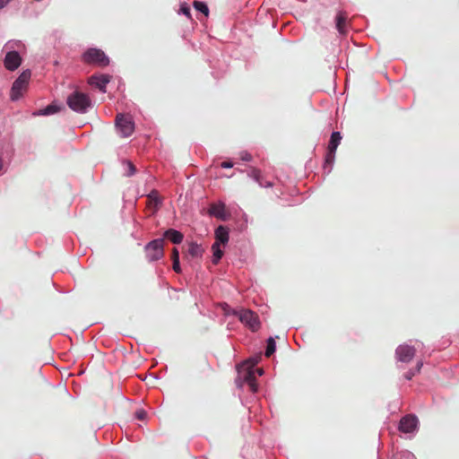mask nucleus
Listing matches in <instances>:
<instances>
[{
	"instance_id": "nucleus-3",
	"label": "nucleus",
	"mask_w": 459,
	"mask_h": 459,
	"mask_svg": "<svg viewBox=\"0 0 459 459\" xmlns=\"http://www.w3.org/2000/svg\"><path fill=\"white\" fill-rule=\"evenodd\" d=\"M82 60L86 64L95 65L101 67L109 65V57L105 52L97 48H90L82 54Z\"/></svg>"
},
{
	"instance_id": "nucleus-11",
	"label": "nucleus",
	"mask_w": 459,
	"mask_h": 459,
	"mask_svg": "<svg viewBox=\"0 0 459 459\" xmlns=\"http://www.w3.org/2000/svg\"><path fill=\"white\" fill-rule=\"evenodd\" d=\"M110 79L109 74H94L90 78V83L95 85L102 93H106Z\"/></svg>"
},
{
	"instance_id": "nucleus-21",
	"label": "nucleus",
	"mask_w": 459,
	"mask_h": 459,
	"mask_svg": "<svg viewBox=\"0 0 459 459\" xmlns=\"http://www.w3.org/2000/svg\"><path fill=\"white\" fill-rule=\"evenodd\" d=\"M279 336L276 335L275 337L270 336L266 340V348L264 351L265 357L269 358L271 357L276 351V342L275 339H278Z\"/></svg>"
},
{
	"instance_id": "nucleus-36",
	"label": "nucleus",
	"mask_w": 459,
	"mask_h": 459,
	"mask_svg": "<svg viewBox=\"0 0 459 459\" xmlns=\"http://www.w3.org/2000/svg\"><path fill=\"white\" fill-rule=\"evenodd\" d=\"M255 370V375L257 374L258 376H262L264 374V369L263 368H254Z\"/></svg>"
},
{
	"instance_id": "nucleus-31",
	"label": "nucleus",
	"mask_w": 459,
	"mask_h": 459,
	"mask_svg": "<svg viewBox=\"0 0 459 459\" xmlns=\"http://www.w3.org/2000/svg\"><path fill=\"white\" fill-rule=\"evenodd\" d=\"M22 45L20 40H10L5 44V47L9 48H13L15 47L19 48Z\"/></svg>"
},
{
	"instance_id": "nucleus-14",
	"label": "nucleus",
	"mask_w": 459,
	"mask_h": 459,
	"mask_svg": "<svg viewBox=\"0 0 459 459\" xmlns=\"http://www.w3.org/2000/svg\"><path fill=\"white\" fill-rule=\"evenodd\" d=\"M215 242L220 245H227L230 239L229 229L224 225H220L216 228L215 232Z\"/></svg>"
},
{
	"instance_id": "nucleus-24",
	"label": "nucleus",
	"mask_w": 459,
	"mask_h": 459,
	"mask_svg": "<svg viewBox=\"0 0 459 459\" xmlns=\"http://www.w3.org/2000/svg\"><path fill=\"white\" fill-rule=\"evenodd\" d=\"M193 6L195 9V11L203 13L205 16L209 15V7L208 4L204 1H195L193 3Z\"/></svg>"
},
{
	"instance_id": "nucleus-32",
	"label": "nucleus",
	"mask_w": 459,
	"mask_h": 459,
	"mask_svg": "<svg viewBox=\"0 0 459 459\" xmlns=\"http://www.w3.org/2000/svg\"><path fill=\"white\" fill-rule=\"evenodd\" d=\"M417 374V372L414 370V369H409L404 375V378L406 380H411L415 375Z\"/></svg>"
},
{
	"instance_id": "nucleus-4",
	"label": "nucleus",
	"mask_w": 459,
	"mask_h": 459,
	"mask_svg": "<svg viewBox=\"0 0 459 459\" xmlns=\"http://www.w3.org/2000/svg\"><path fill=\"white\" fill-rule=\"evenodd\" d=\"M146 259L150 263L159 261L164 256V240L159 238L151 240L144 246Z\"/></svg>"
},
{
	"instance_id": "nucleus-37",
	"label": "nucleus",
	"mask_w": 459,
	"mask_h": 459,
	"mask_svg": "<svg viewBox=\"0 0 459 459\" xmlns=\"http://www.w3.org/2000/svg\"><path fill=\"white\" fill-rule=\"evenodd\" d=\"M3 166H4L3 159L0 157V171H1V170H2V169H3Z\"/></svg>"
},
{
	"instance_id": "nucleus-20",
	"label": "nucleus",
	"mask_w": 459,
	"mask_h": 459,
	"mask_svg": "<svg viewBox=\"0 0 459 459\" xmlns=\"http://www.w3.org/2000/svg\"><path fill=\"white\" fill-rule=\"evenodd\" d=\"M342 141V134L338 131H333L331 134L327 149L336 151Z\"/></svg>"
},
{
	"instance_id": "nucleus-5",
	"label": "nucleus",
	"mask_w": 459,
	"mask_h": 459,
	"mask_svg": "<svg viewBox=\"0 0 459 459\" xmlns=\"http://www.w3.org/2000/svg\"><path fill=\"white\" fill-rule=\"evenodd\" d=\"M235 383L237 387L241 389L245 385H247L252 394H255L258 391V385L253 368H248L247 370L239 372L238 377L235 379Z\"/></svg>"
},
{
	"instance_id": "nucleus-7",
	"label": "nucleus",
	"mask_w": 459,
	"mask_h": 459,
	"mask_svg": "<svg viewBox=\"0 0 459 459\" xmlns=\"http://www.w3.org/2000/svg\"><path fill=\"white\" fill-rule=\"evenodd\" d=\"M116 127L121 136L129 137L134 131V123L131 117L118 114L116 117Z\"/></svg>"
},
{
	"instance_id": "nucleus-19",
	"label": "nucleus",
	"mask_w": 459,
	"mask_h": 459,
	"mask_svg": "<svg viewBox=\"0 0 459 459\" xmlns=\"http://www.w3.org/2000/svg\"><path fill=\"white\" fill-rule=\"evenodd\" d=\"M171 260H172L173 271L177 273H181L182 269H181V265H180L179 251L177 247H174L172 249Z\"/></svg>"
},
{
	"instance_id": "nucleus-29",
	"label": "nucleus",
	"mask_w": 459,
	"mask_h": 459,
	"mask_svg": "<svg viewBox=\"0 0 459 459\" xmlns=\"http://www.w3.org/2000/svg\"><path fill=\"white\" fill-rule=\"evenodd\" d=\"M240 159L243 160V161H251L252 160V155L247 152V151H242L240 153Z\"/></svg>"
},
{
	"instance_id": "nucleus-15",
	"label": "nucleus",
	"mask_w": 459,
	"mask_h": 459,
	"mask_svg": "<svg viewBox=\"0 0 459 459\" xmlns=\"http://www.w3.org/2000/svg\"><path fill=\"white\" fill-rule=\"evenodd\" d=\"M164 238H167L175 245H178L183 241L184 235L179 230L169 228L163 232V239Z\"/></svg>"
},
{
	"instance_id": "nucleus-28",
	"label": "nucleus",
	"mask_w": 459,
	"mask_h": 459,
	"mask_svg": "<svg viewBox=\"0 0 459 459\" xmlns=\"http://www.w3.org/2000/svg\"><path fill=\"white\" fill-rule=\"evenodd\" d=\"M179 14H183L185 16H186L187 18H191V9H190V6L186 4V3H182L180 4V8H179V12H178Z\"/></svg>"
},
{
	"instance_id": "nucleus-10",
	"label": "nucleus",
	"mask_w": 459,
	"mask_h": 459,
	"mask_svg": "<svg viewBox=\"0 0 459 459\" xmlns=\"http://www.w3.org/2000/svg\"><path fill=\"white\" fill-rule=\"evenodd\" d=\"M22 56L16 50H9L4 58V65L9 71H15L22 64Z\"/></svg>"
},
{
	"instance_id": "nucleus-17",
	"label": "nucleus",
	"mask_w": 459,
	"mask_h": 459,
	"mask_svg": "<svg viewBox=\"0 0 459 459\" xmlns=\"http://www.w3.org/2000/svg\"><path fill=\"white\" fill-rule=\"evenodd\" d=\"M335 153L336 151L327 149L325 156V161H324V172L326 174H329L333 167L334 160H335Z\"/></svg>"
},
{
	"instance_id": "nucleus-12",
	"label": "nucleus",
	"mask_w": 459,
	"mask_h": 459,
	"mask_svg": "<svg viewBox=\"0 0 459 459\" xmlns=\"http://www.w3.org/2000/svg\"><path fill=\"white\" fill-rule=\"evenodd\" d=\"M61 109H62V106L54 101L43 108H39V109L33 111L32 116L33 117L51 116V115L56 114Z\"/></svg>"
},
{
	"instance_id": "nucleus-25",
	"label": "nucleus",
	"mask_w": 459,
	"mask_h": 459,
	"mask_svg": "<svg viewBox=\"0 0 459 459\" xmlns=\"http://www.w3.org/2000/svg\"><path fill=\"white\" fill-rule=\"evenodd\" d=\"M123 164L126 167V171L125 172V176L132 177L135 174L136 169L134 163L128 160H125Z\"/></svg>"
},
{
	"instance_id": "nucleus-35",
	"label": "nucleus",
	"mask_w": 459,
	"mask_h": 459,
	"mask_svg": "<svg viewBox=\"0 0 459 459\" xmlns=\"http://www.w3.org/2000/svg\"><path fill=\"white\" fill-rule=\"evenodd\" d=\"M12 0H0V9L5 7Z\"/></svg>"
},
{
	"instance_id": "nucleus-27",
	"label": "nucleus",
	"mask_w": 459,
	"mask_h": 459,
	"mask_svg": "<svg viewBox=\"0 0 459 459\" xmlns=\"http://www.w3.org/2000/svg\"><path fill=\"white\" fill-rule=\"evenodd\" d=\"M394 459H416V457L411 452H410L408 450H403V451L398 452L394 455Z\"/></svg>"
},
{
	"instance_id": "nucleus-13",
	"label": "nucleus",
	"mask_w": 459,
	"mask_h": 459,
	"mask_svg": "<svg viewBox=\"0 0 459 459\" xmlns=\"http://www.w3.org/2000/svg\"><path fill=\"white\" fill-rule=\"evenodd\" d=\"M209 214L221 221H226L228 216L225 211V204L220 202L218 204H212L209 209Z\"/></svg>"
},
{
	"instance_id": "nucleus-34",
	"label": "nucleus",
	"mask_w": 459,
	"mask_h": 459,
	"mask_svg": "<svg viewBox=\"0 0 459 459\" xmlns=\"http://www.w3.org/2000/svg\"><path fill=\"white\" fill-rule=\"evenodd\" d=\"M423 366V362L421 360L417 362L416 368H413L417 373H419Z\"/></svg>"
},
{
	"instance_id": "nucleus-30",
	"label": "nucleus",
	"mask_w": 459,
	"mask_h": 459,
	"mask_svg": "<svg viewBox=\"0 0 459 459\" xmlns=\"http://www.w3.org/2000/svg\"><path fill=\"white\" fill-rule=\"evenodd\" d=\"M134 416L138 420H144L146 418V411L143 409L137 410L134 413Z\"/></svg>"
},
{
	"instance_id": "nucleus-2",
	"label": "nucleus",
	"mask_w": 459,
	"mask_h": 459,
	"mask_svg": "<svg viewBox=\"0 0 459 459\" xmlns=\"http://www.w3.org/2000/svg\"><path fill=\"white\" fill-rule=\"evenodd\" d=\"M230 314L238 316L239 321L253 333L257 332L261 327L258 315L250 309H233Z\"/></svg>"
},
{
	"instance_id": "nucleus-23",
	"label": "nucleus",
	"mask_w": 459,
	"mask_h": 459,
	"mask_svg": "<svg viewBox=\"0 0 459 459\" xmlns=\"http://www.w3.org/2000/svg\"><path fill=\"white\" fill-rule=\"evenodd\" d=\"M346 16L339 12L335 17V27L340 34L345 33Z\"/></svg>"
},
{
	"instance_id": "nucleus-16",
	"label": "nucleus",
	"mask_w": 459,
	"mask_h": 459,
	"mask_svg": "<svg viewBox=\"0 0 459 459\" xmlns=\"http://www.w3.org/2000/svg\"><path fill=\"white\" fill-rule=\"evenodd\" d=\"M247 176L256 182L261 187H271L273 183L263 179L261 171L258 169L251 168L247 172Z\"/></svg>"
},
{
	"instance_id": "nucleus-26",
	"label": "nucleus",
	"mask_w": 459,
	"mask_h": 459,
	"mask_svg": "<svg viewBox=\"0 0 459 459\" xmlns=\"http://www.w3.org/2000/svg\"><path fill=\"white\" fill-rule=\"evenodd\" d=\"M147 196L155 204L156 207H159L161 205L162 200L159 196V193L157 190L151 191V193Z\"/></svg>"
},
{
	"instance_id": "nucleus-6",
	"label": "nucleus",
	"mask_w": 459,
	"mask_h": 459,
	"mask_svg": "<svg viewBox=\"0 0 459 459\" xmlns=\"http://www.w3.org/2000/svg\"><path fill=\"white\" fill-rule=\"evenodd\" d=\"M31 76L30 69H26L14 80L11 87L10 99L17 101L22 95V90L27 86Z\"/></svg>"
},
{
	"instance_id": "nucleus-9",
	"label": "nucleus",
	"mask_w": 459,
	"mask_h": 459,
	"mask_svg": "<svg viewBox=\"0 0 459 459\" xmlns=\"http://www.w3.org/2000/svg\"><path fill=\"white\" fill-rule=\"evenodd\" d=\"M415 348L408 344H400L395 350V358L403 363H409L415 356Z\"/></svg>"
},
{
	"instance_id": "nucleus-22",
	"label": "nucleus",
	"mask_w": 459,
	"mask_h": 459,
	"mask_svg": "<svg viewBox=\"0 0 459 459\" xmlns=\"http://www.w3.org/2000/svg\"><path fill=\"white\" fill-rule=\"evenodd\" d=\"M221 245H220L219 243H213L212 245V262L213 264H219V262L221 261V259L223 256V251L221 248Z\"/></svg>"
},
{
	"instance_id": "nucleus-1",
	"label": "nucleus",
	"mask_w": 459,
	"mask_h": 459,
	"mask_svg": "<svg viewBox=\"0 0 459 459\" xmlns=\"http://www.w3.org/2000/svg\"><path fill=\"white\" fill-rule=\"evenodd\" d=\"M66 104L71 110L78 114H86L93 108L90 96L79 90L74 91L67 96Z\"/></svg>"
},
{
	"instance_id": "nucleus-33",
	"label": "nucleus",
	"mask_w": 459,
	"mask_h": 459,
	"mask_svg": "<svg viewBox=\"0 0 459 459\" xmlns=\"http://www.w3.org/2000/svg\"><path fill=\"white\" fill-rule=\"evenodd\" d=\"M222 169H231L234 167V163L231 160H226L221 163Z\"/></svg>"
},
{
	"instance_id": "nucleus-8",
	"label": "nucleus",
	"mask_w": 459,
	"mask_h": 459,
	"mask_svg": "<svg viewBox=\"0 0 459 459\" xmlns=\"http://www.w3.org/2000/svg\"><path fill=\"white\" fill-rule=\"evenodd\" d=\"M419 420L414 414H407L399 421L398 429L399 431L406 434H411L418 429Z\"/></svg>"
},
{
	"instance_id": "nucleus-18",
	"label": "nucleus",
	"mask_w": 459,
	"mask_h": 459,
	"mask_svg": "<svg viewBox=\"0 0 459 459\" xmlns=\"http://www.w3.org/2000/svg\"><path fill=\"white\" fill-rule=\"evenodd\" d=\"M204 249L197 242L191 241L188 243V249H187L186 255H189L192 258H201L204 255Z\"/></svg>"
}]
</instances>
